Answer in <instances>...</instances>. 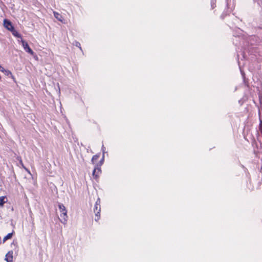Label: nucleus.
<instances>
[{"label": "nucleus", "instance_id": "1", "mask_svg": "<svg viewBox=\"0 0 262 262\" xmlns=\"http://www.w3.org/2000/svg\"><path fill=\"white\" fill-rule=\"evenodd\" d=\"M100 210V199H98L97 201L96 202L95 207L94 208V211L95 212L96 215V218L95 219L96 221H97L99 219Z\"/></svg>", "mask_w": 262, "mask_h": 262}, {"label": "nucleus", "instance_id": "2", "mask_svg": "<svg viewBox=\"0 0 262 262\" xmlns=\"http://www.w3.org/2000/svg\"><path fill=\"white\" fill-rule=\"evenodd\" d=\"M101 173V168L98 166V164H97L94 168L93 171V176L94 178L97 180L99 178V176Z\"/></svg>", "mask_w": 262, "mask_h": 262}, {"label": "nucleus", "instance_id": "3", "mask_svg": "<svg viewBox=\"0 0 262 262\" xmlns=\"http://www.w3.org/2000/svg\"><path fill=\"white\" fill-rule=\"evenodd\" d=\"M22 45L24 49V50L28 52V53L30 54L31 55L34 54V52L32 51V50L29 47L28 44L27 42H26L25 40H21Z\"/></svg>", "mask_w": 262, "mask_h": 262}, {"label": "nucleus", "instance_id": "4", "mask_svg": "<svg viewBox=\"0 0 262 262\" xmlns=\"http://www.w3.org/2000/svg\"><path fill=\"white\" fill-rule=\"evenodd\" d=\"M5 260L7 262H12L13 261V252L9 251L6 255Z\"/></svg>", "mask_w": 262, "mask_h": 262}, {"label": "nucleus", "instance_id": "5", "mask_svg": "<svg viewBox=\"0 0 262 262\" xmlns=\"http://www.w3.org/2000/svg\"><path fill=\"white\" fill-rule=\"evenodd\" d=\"M4 25L9 30H12L13 29L11 23L7 19L4 20Z\"/></svg>", "mask_w": 262, "mask_h": 262}, {"label": "nucleus", "instance_id": "6", "mask_svg": "<svg viewBox=\"0 0 262 262\" xmlns=\"http://www.w3.org/2000/svg\"><path fill=\"white\" fill-rule=\"evenodd\" d=\"M61 216L63 217L62 220H61V222L64 224H66L67 222V211L61 213Z\"/></svg>", "mask_w": 262, "mask_h": 262}, {"label": "nucleus", "instance_id": "7", "mask_svg": "<svg viewBox=\"0 0 262 262\" xmlns=\"http://www.w3.org/2000/svg\"><path fill=\"white\" fill-rule=\"evenodd\" d=\"M2 72H3L5 75L10 76L14 80H15V78L10 71L4 69Z\"/></svg>", "mask_w": 262, "mask_h": 262}, {"label": "nucleus", "instance_id": "8", "mask_svg": "<svg viewBox=\"0 0 262 262\" xmlns=\"http://www.w3.org/2000/svg\"><path fill=\"white\" fill-rule=\"evenodd\" d=\"M7 202V198L5 196L0 197V206H3L4 204Z\"/></svg>", "mask_w": 262, "mask_h": 262}, {"label": "nucleus", "instance_id": "9", "mask_svg": "<svg viewBox=\"0 0 262 262\" xmlns=\"http://www.w3.org/2000/svg\"><path fill=\"white\" fill-rule=\"evenodd\" d=\"M58 207L61 213L67 211L65 206L62 204H59Z\"/></svg>", "mask_w": 262, "mask_h": 262}, {"label": "nucleus", "instance_id": "10", "mask_svg": "<svg viewBox=\"0 0 262 262\" xmlns=\"http://www.w3.org/2000/svg\"><path fill=\"white\" fill-rule=\"evenodd\" d=\"M54 16L59 21H62L61 16V15L58 13L57 12H54Z\"/></svg>", "mask_w": 262, "mask_h": 262}, {"label": "nucleus", "instance_id": "11", "mask_svg": "<svg viewBox=\"0 0 262 262\" xmlns=\"http://www.w3.org/2000/svg\"><path fill=\"white\" fill-rule=\"evenodd\" d=\"M12 233L8 234L6 236H5L4 237V239H3L4 242H5L7 239L11 238L12 237Z\"/></svg>", "mask_w": 262, "mask_h": 262}, {"label": "nucleus", "instance_id": "12", "mask_svg": "<svg viewBox=\"0 0 262 262\" xmlns=\"http://www.w3.org/2000/svg\"><path fill=\"white\" fill-rule=\"evenodd\" d=\"M98 158H99L98 155H94L92 159V163H94V161L97 160Z\"/></svg>", "mask_w": 262, "mask_h": 262}, {"label": "nucleus", "instance_id": "13", "mask_svg": "<svg viewBox=\"0 0 262 262\" xmlns=\"http://www.w3.org/2000/svg\"><path fill=\"white\" fill-rule=\"evenodd\" d=\"M259 130H260V133H261V131H262V120H260Z\"/></svg>", "mask_w": 262, "mask_h": 262}, {"label": "nucleus", "instance_id": "14", "mask_svg": "<svg viewBox=\"0 0 262 262\" xmlns=\"http://www.w3.org/2000/svg\"><path fill=\"white\" fill-rule=\"evenodd\" d=\"M103 161H104V155L103 156V157H102V159L100 161V164L99 165L98 164V166L99 167H100L101 165L103 164Z\"/></svg>", "mask_w": 262, "mask_h": 262}, {"label": "nucleus", "instance_id": "15", "mask_svg": "<svg viewBox=\"0 0 262 262\" xmlns=\"http://www.w3.org/2000/svg\"><path fill=\"white\" fill-rule=\"evenodd\" d=\"M75 45H76V46H77V47H79V48L81 49L80 44V43H79V42H75Z\"/></svg>", "mask_w": 262, "mask_h": 262}, {"label": "nucleus", "instance_id": "16", "mask_svg": "<svg viewBox=\"0 0 262 262\" xmlns=\"http://www.w3.org/2000/svg\"><path fill=\"white\" fill-rule=\"evenodd\" d=\"M5 69L0 65V71L3 72Z\"/></svg>", "mask_w": 262, "mask_h": 262}, {"label": "nucleus", "instance_id": "17", "mask_svg": "<svg viewBox=\"0 0 262 262\" xmlns=\"http://www.w3.org/2000/svg\"><path fill=\"white\" fill-rule=\"evenodd\" d=\"M242 75H243V78H244V74H242Z\"/></svg>", "mask_w": 262, "mask_h": 262}]
</instances>
